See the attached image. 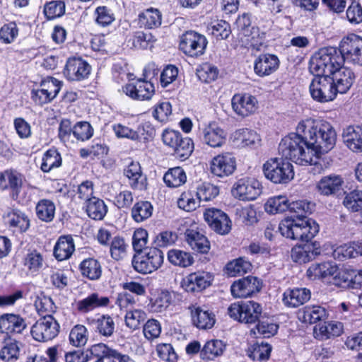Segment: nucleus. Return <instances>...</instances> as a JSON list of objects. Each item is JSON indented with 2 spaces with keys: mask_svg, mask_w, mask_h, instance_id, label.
<instances>
[{
  "mask_svg": "<svg viewBox=\"0 0 362 362\" xmlns=\"http://www.w3.org/2000/svg\"><path fill=\"white\" fill-rule=\"evenodd\" d=\"M147 318L146 313L142 309H134L127 311L124 316L125 325L132 329L139 328L140 325Z\"/></svg>",
  "mask_w": 362,
  "mask_h": 362,
  "instance_id": "obj_52",
  "label": "nucleus"
},
{
  "mask_svg": "<svg viewBox=\"0 0 362 362\" xmlns=\"http://www.w3.org/2000/svg\"><path fill=\"white\" fill-rule=\"evenodd\" d=\"M361 241L353 242L344 244L337 247L333 252V256L335 259L343 260L346 258H353L356 255H361Z\"/></svg>",
  "mask_w": 362,
  "mask_h": 362,
  "instance_id": "obj_46",
  "label": "nucleus"
},
{
  "mask_svg": "<svg viewBox=\"0 0 362 362\" xmlns=\"http://www.w3.org/2000/svg\"><path fill=\"white\" fill-rule=\"evenodd\" d=\"M250 269L251 264L243 258L233 260L228 262L226 267V272L230 276L244 274L249 272Z\"/></svg>",
  "mask_w": 362,
  "mask_h": 362,
  "instance_id": "obj_59",
  "label": "nucleus"
},
{
  "mask_svg": "<svg viewBox=\"0 0 362 362\" xmlns=\"http://www.w3.org/2000/svg\"><path fill=\"white\" fill-rule=\"evenodd\" d=\"M95 332L100 336L110 337L115 330L114 319L109 315H103L93 321Z\"/></svg>",
  "mask_w": 362,
  "mask_h": 362,
  "instance_id": "obj_41",
  "label": "nucleus"
},
{
  "mask_svg": "<svg viewBox=\"0 0 362 362\" xmlns=\"http://www.w3.org/2000/svg\"><path fill=\"white\" fill-rule=\"evenodd\" d=\"M175 154L182 160L188 158L194 151V143L189 137L182 138L174 148Z\"/></svg>",
  "mask_w": 362,
  "mask_h": 362,
  "instance_id": "obj_64",
  "label": "nucleus"
},
{
  "mask_svg": "<svg viewBox=\"0 0 362 362\" xmlns=\"http://www.w3.org/2000/svg\"><path fill=\"white\" fill-rule=\"evenodd\" d=\"M272 346L268 343H256L248 351V356L254 361H264L269 359Z\"/></svg>",
  "mask_w": 362,
  "mask_h": 362,
  "instance_id": "obj_56",
  "label": "nucleus"
},
{
  "mask_svg": "<svg viewBox=\"0 0 362 362\" xmlns=\"http://www.w3.org/2000/svg\"><path fill=\"white\" fill-rule=\"evenodd\" d=\"M124 93L133 100H148L155 93L154 85L146 79H138L123 86Z\"/></svg>",
  "mask_w": 362,
  "mask_h": 362,
  "instance_id": "obj_17",
  "label": "nucleus"
},
{
  "mask_svg": "<svg viewBox=\"0 0 362 362\" xmlns=\"http://www.w3.org/2000/svg\"><path fill=\"white\" fill-rule=\"evenodd\" d=\"M313 243H308L303 245L294 247L291 250L292 259L299 264L306 263L311 260L318 252L315 251Z\"/></svg>",
  "mask_w": 362,
  "mask_h": 362,
  "instance_id": "obj_37",
  "label": "nucleus"
},
{
  "mask_svg": "<svg viewBox=\"0 0 362 362\" xmlns=\"http://www.w3.org/2000/svg\"><path fill=\"white\" fill-rule=\"evenodd\" d=\"M110 303V298L98 293H93L76 303V308L81 313H87L95 308L106 307Z\"/></svg>",
  "mask_w": 362,
  "mask_h": 362,
  "instance_id": "obj_28",
  "label": "nucleus"
},
{
  "mask_svg": "<svg viewBox=\"0 0 362 362\" xmlns=\"http://www.w3.org/2000/svg\"><path fill=\"white\" fill-rule=\"evenodd\" d=\"M336 47H322L315 52L310 61V71L326 73L333 80L337 93H346L355 81L354 71L343 66V57Z\"/></svg>",
  "mask_w": 362,
  "mask_h": 362,
  "instance_id": "obj_2",
  "label": "nucleus"
},
{
  "mask_svg": "<svg viewBox=\"0 0 362 362\" xmlns=\"http://www.w3.org/2000/svg\"><path fill=\"white\" fill-rule=\"evenodd\" d=\"M23 264L30 273H37L43 267L44 259L39 252L33 250L25 255Z\"/></svg>",
  "mask_w": 362,
  "mask_h": 362,
  "instance_id": "obj_58",
  "label": "nucleus"
},
{
  "mask_svg": "<svg viewBox=\"0 0 362 362\" xmlns=\"http://www.w3.org/2000/svg\"><path fill=\"white\" fill-rule=\"evenodd\" d=\"M62 84L55 78L47 77L40 82V88L32 91V98L40 105L49 103L57 97Z\"/></svg>",
  "mask_w": 362,
  "mask_h": 362,
  "instance_id": "obj_13",
  "label": "nucleus"
},
{
  "mask_svg": "<svg viewBox=\"0 0 362 362\" xmlns=\"http://www.w3.org/2000/svg\"><path fill=\"white\" fill-rule=\"evenodd\" d=\"M343 332V324L340 322L332 321L315 327L314 334L316 338L324 340L338 337Z\"/></svg>",
  "mask_w": 362,
  "mask_h": 362,
  "instance_id": "obj_36",
  "label": "nucleus"
},
{
  "mask_svg": "<svg viewBox=\"0 0 362 362\" xmlns=\"http://www.w3.org/2000/svg\"><path fill=\"white\" fill-rule=\"evenodd\" d=\"M43 12L49 20L61 17L65 13V4L62 1H49L44 6Z\"/></svg>",
  "mask_w": 362,
  "mask_h": 362,
  "instance_id": "obj_63",
  "label": "nucleus"
},
{
  "mask_svg": "<svg viewBox=\"0 0 362 362\" xmlns=\"http://www.w3.org/2000/svg\"><path fill=\"white\" fill-rule=\"evenodd\" d=\"M335 49L343 57V62L348 61L362 65V47H336Z\"/></svg>",
  "mask_w": 362,
  "mask_h": 362,
  "instance_id": "obj_55",
  "label": "nucleus"
},
{
  "mask_svg": "<svg viewBox=\"0 0 362 362\" xmlns=\"http://www.w3.org/2000/svg\"><path fill=\"white\" fill-rule=\"evenodd\" d=\"M88 216L94 220H102L107 212V207L103 200L93 197L86 204Z\"/></svg>",
  "mask_w": 362,
  "mask_h": 362,
  "instance_id": "obj_40",
  "label": "nucleus"
},
{
  "mask_svg": "<svg viewBox=\"0 0 362 362\" xmlns=\"http://www.w3.org/2000/svg\"><path fill=\"white\" fill-rule=\"evenodd\" d=\"M261 284L259 279L252 276L235 281L230 286V291L235 298H247L259 291Z\"/></svg>",
  "mask_w": 362,
  "mask_h": 362,
  "instance_id": "obj_20",
  "label": "nucleus"
},
{
  "mask_svg": "<svg viewBox=\"0 0 362 362\" xmlns=\"http://www.w3.org/2000/svg\"><path fill=\"white\" fill-rule=\"evenodd\" d=\"M90 65L80 57L69 58L64 69V75L69 81H80L88 77Z\"/></svg>",
  "mask_w": 362,
  "mask_h": 362,
  "instance_id": "obj_18",
  "label": "nucleus"
},
{
  "mask_svg": "<svg viewBox=\"0 0 362 362\" xmlns=\"http://www.w3.org/2000/svg\"><path fill=\"white\" fill-rule=\"evenodd\" d=\"M289 206L288 198L279 195L269 198L264 204V209L269 214H276L289 210Z\"/></svg>",
  "mask_w": 362,
  "mask_h": 362,
  "instance_id": "obj_45",
  "label": "nucleus"
},
{
  "mask_svg": "<svg viewBox=\"0 0 362 362\" xmlns=\"http://www.w3.org/2000/svg\"><path fill=\"white\" fill-rule=\"evenodd\" d=\"M339 279H341L349 288L353 289L362 288V270H353L350 273L344 271L339 272Z\"/></svg>",
  "mask_w": 362,
  "mask_h": 362,
  "instance_id": "obj_60",
  "label": "nucleus"
},
{
  "mask_svg": "<svg viewBox=\"0 0 362 362\" xmlns=\"http://www.w3.org/2000/svg\"><path fill=\"white\" fill-rule=\"evenodd\" d=\"M59 332V325L51 315L38 320L30 330L33 338L40 342L52 340L58 335Z\"/></svg>",
  "mask_w": 362,
  "mask_h": 362,
  "instance_id": "obj_11",
  "label": "nucleus"
},
{
  "mask_svg": "<svg viewBox=\"0 0 362 362\" xmlns=\"http://www.w3.org/2000/svg\"><path fill=\"white\" fill-rule=\"evenodd\" d=\"M204 217L210 228L220 235H226L231 230V221L221 209H206L204 213Z\"/></svg>",
  "mask_w": 362,
  "mask_h": 362,
  "instance_id": "obj_15",
  "label": "nucleus"
},
{
  "mask_svg": "<svg viewBox=\"0 0 362 362\" xmlns=\"http://www.w3.org/2000/svg\"><path fill=\"white\" fill-rule=\"evenodd\" d=\"M218 75V69L209 63H204L197 69V76L204 83H209L215 81Z\"/></svg>",
  "mask_w": 362,
  "mask_h": 362,
  "instance_id": "obj_62",
  "label": "nucleus"
},
{
  "mask_svg": "<svg viewBox=\"0 0 362 362\" xmlns=\"http://www.w3.org/2000/svg\"><path fill=\"white\" fill-rule=\"evenodd\" d=\"M285 158H272L263 165L264 175L275 184H286L294 177L293 165Z\"/></svg>",
  "mask_w": 362,
  "mask_h": 362,
  "instance_id": "obj_4",
  "label": "nucleus"
},
{
  "mask_svg": "<svg viewBox=\"0 0 362 362\" xmlns=\"http://www.w3.org/2000/svg\"><path fill=\"white\" fill-rule=\"evenodd\" d=\"M6 223L20 232H25L30 227V220L25 213L19 209H11L4 216Z\"/></svg>",
  "mask_w": 362,
  "mask_h": 362,
  "instance_id": "obj_35",
  "label": "nucleus"
},
{
  "mask_svg": "<svg viewBox=\"0 0 362 362\" xmlns=\"http://www.w3.org/2000/svg\"><path fill=\"white\" fill-rule=\"evenodd\" d=\"M168 259L171 264L181 267H187L194 262V258L189 252L177 249L169 250Z\"/></svg>",
  "mask_w": 362,
  "mask_h": 362,
  "instance_id": "obj_48",
  "label": "nucleus"
},
{
  "mask_svg": "<svg viewBox=\"0 0 362 362\" xmlns=\"http://www.w3.org/2000/svg\"><path fill=\"white\" fill-rule=\"evenodd\" d=\"M344 183L339 175H330L323 177L317 183V188L321 194L329 196L338 192Z\"/></svg>",
  "mask_w": 362,
  "mask_h": 362,
  "instance_id": "obj_33",
  "label": "nucleus"
},
{
  "mask_svg": "<svg viewBox=\"0 0 362 362\" xmlns=\"http://www.w3.org/2000/svg\"><path fill=\"white\" fill-rule=\"evenodd\" d=\"M152 213L153 206L147 201L136 202L132 209V216L138 223L142 222L151 217Z\"/></svg>",
  "mask_w": 362,
  "mask_h": 362,
  "instance_id": "obj_50",
  "label": "nucleus"
},
{
  "mask_svg": "<svg viewBox=\"0 0 362 362\" xmlns=\"http://www.w3.org/2000/svg\"><path fill=\"white\" fill-rule=\"evenodd\" d=\"M218 194V187L209 182H203L197 187L196 197L199 202L211 201L216 197Z\"/></svg>",
  "mask_w": 362,
  "mask_h": 362,
  "instance_id": "obj_54",
  "label": "nucleus"
},
{
  "mask_svg": "<svg viewBox=\"0 0 362 362\" xmlns=\"http://www.w3.org/2000/svg\"><path fill=\"white\" fill-rule=\"evenodd\" d=\"M192 322L194 325L203 329H211L215 324V315L200 306L193 305L190 307Z\"/></svg>",
  "mask_w": 362,
  "mask_h": 362,
  "instance_id": "obj_27",
  "label": "nucleus"
},
{
  "mask_svg": "<svg viewBox=\"0 0 362 362\" xmlns=\"http://www.w3.org/2000/svg\"><path fill=\"white\" fill-rule=\"evenodd\" d=\"M163 181L169 187H178L186 182L187 175L182 168L175 167L169 169L165 173L163 176Z\"/></svg>",
  "mask_w": 362,
  "mask_h": 362,
  "instance_id": "obj_42",
  "label": "nucleus"
},
{
  "mask_svg": "<svg viewBox=\"0 0 362 362\" xmlns=\"http://www.w3.org/2000/svg\"><path fill=\"white\" fill-rule=\"evenodd\" d=\"M231 192L234 197L240 200H255L262 192L261 185L255 178H241L234 183Z\"/></svg>",
  "mask_w": 362,
  "mask_h": 362,
  "instance_id": "obj_12",
  "label": "nucleus"
},
{
  "mask_svg": "<svg viewBox=\"0 0 362 362\" xmlns=\"http://www.w3.org/2000/svg\"><path fill=\"white\" fill-rule=\"evenodd\" d=\"M112 131L118 139H127L134 141H147L152 139L155 130L148 122L140 124L136 130L121 123L112 125Z\"/></svg>",
  "mask_w": 362,
  "mask_h": 362,
  "instance_id": "obj_10",
  "label": "nucleus"
},
{
  "mask_svg": "<svg viewBox=\"0 0 362 362\" xmlns=\"http://www.w3.org/2000/svg\"><path fill=\"white\" fill-rule=\"evenodd\" d=\"M128 245L124 238L115 236L110 243V252L111 257L115 260L124 259L127 254Z\"/></svg>",
  "mask_w": 362,
  "mask_h": 362,
  "instance_id": "obj_61",
  "label": "nucleus"
},
{
  "mask_svg": "<svg viewBox=\"0 0 362 362\" xmlns=\"http://www.w3.org/2000/svg\"><path fill=\"white\" fill-rule=\"evenodd\" d=\"M338 267L332 262L312 264L307 270V276L310 280L327 279L330 276L339 278Z\"/></svg>",
  "mask_w": 362,
  "mask_h": 362,
  "instance_id": "obj_21",
  "label": "nucleus"
},
{
  "mask_svg": "<svg viewBox=\"0 0 362 362\" xmlns=\"http://www.w3.org/2000/svg\"><path fill=\"white\" fill-rule=\"evenodd\" d=\"M80 269L82 275L90 280H97L102 274L100 262L93 258L84 259L80 264Z\"/></svg>",
  "mask_w": 362,
  "mask_h": 362,
  "instance_id": "obj_43",
  "label": "nucleus"
},
{
  "mask_svg": "<svg viewBox=\"0 0 362 362\" xmlns=\"http://www.w3.org/2000/svg\"><path fill=\"white\" fill-rule=\"evenodd\" d=\"M185 240L192 250L199 253H207L210 249V243L205 235L193 229L187 230Z\"/></svg>",
  "mask_w": 362,
  "mask_h": 362,
  "instance_id": "obj_32",
  "label": "nucleus"
},
{
  "mask_svg": "<svg viewBox=\"0 0 362 362\" xmlns=\"http://www.w3.org/2000/svg\"><path fill=\"white\" fill-rule=\"evenodd\" d=\"M124 174L129 180V186L136 190H144L147 187L146 177L143 175L138 162H131L124 170Z\"/></svg>",
  "mask_w": 362,
  "mask_h": 362,
  "instance_id": "obj_23",
  "label": "nucleus"
},
{
  "mask_svg": "<svg viewBox=\"0 0 362 362\" xmlns=\"http://www.w3.org/2000/svg\"><path fill=\"white\" fill-rule=\"evenodd\" d=\"M344 206L351 212L362 209V190L354 189L347 193L343 200Z\"/></svg>",
  "mask_w": 362,
  "mask_h": 362,
  "instance_id": "obj_57",
  "label": "nucleus"
},
{
  "mask_svg": "<svg viewBox=\"0 0 362 362\" xmlns=\"http://www.w3.org/2000/svg\"><path fill=\"white\" fill-rule=\"evenodd\" d=\"M279 59L271 54L259 55L254 62V71L259 77L267 76L277 70Z\"/></svg>",
  "mask_w": 362,
  "mask_h": 362,
  "instance_id": "obj_22",
  "label": "nucleus"
},
{
  "mask_svg": "<svg viewBox=\"0 0 362 362\" xmlns=\"http://www.w3.org/2000/svg\"><path fill=\"white\" fill-rule=\"evenodd\" d=\"M327 310L320 305L305 306L298 313V318L305 323L314 324L327 319Z\"/></svg>",
  "mask_w": 362,
  "mask_h": 362,
  "instance_id": "obj_34",
  "label": "nucleus"
},
{
  "mask_svg": "<svg viewBox=\"0 0 362 362\" xmlns=\"http://www.w3.org/2000/svg\"><path fill=\"white\" fill-rule=\"evenodd\" d=\"M172 303V293L168 291H161L154 300L148 304L149 309L153 313L165 311Z\"/></svg>",
  "mask_w": 362,
  "mask_h": 362,
  "instance_id": "obj_49",
  "label": "nucleus"
},
{
  "mask_svg": "<svg viewBox=\"0 0 362 362\" xmlns=\"http://www.w3.org/2000/svg\"><path fill=\"white\" fill-rule=\"evenodd\" d=\"M262 312V305L253 300L235 302L228 308L230 317L245 324L255 323L259 320Z\"/></svg>",
  "mask_w": 362,
  "mask_h": 362,
  "instance_id": "obj_6",
  "label": "nucleus"
},
{
  "mask_svg": "<svg viewBox=\"0 0 362 362\" xmlns=\"http://www.w3.org/2000/svg\"><path fill=\"white\" fill-rule=\"evenodd\" d=\"M344 143L351 151L362 152V126L348 127L343 132Z\"/></svg>",
  "mask_w": 362,
  "mask_h": 362,
  "instance_id": "obj_30",
  "label": "nucleus"
},
{
  "mask_svg": "<svg viewBox=\"0 0 362 362\" xmlns=\"http://www.w3.org/2000/svg\"><path fill=\"white\" fill-rule=\"evenodd\" d=\"M225 349V344L221 340L213 339L205 343L201 350L200 356L204 360H214L222 355Z\"/></svg>",
  "mask_w": 362,
  "mask_h": 362,
  "instance_id": "obj_39",
  "label": "nucleus"
},
{
  "mask_svg": "<svg viewBox=\"0 0 362 362\" xmlns=\"http://www.w3.org/2000/svg\"><path fill=\"white\" fill-rule=\"evenodd\" d=\"M74 250L73 238L71 235H62L55 243L53 254L58 261H63L69 259Z\"/></svg>",
  "mask_w": 362,
  "mask_h": 362,
  "instance_id": "obj_31",
  "label": "nucleus"
},
{
  "mask_svg": "<svg viewBox=\"0 0 362 362\" xmlns=\"http://www.w3.org/2000/svg\"><path fill=\"white\" fill-rule=\"evenodd\" d=\"M213 281V276L207 272L199 271L192 273L183 279L182 287L187 292H200L209 287Z\"/></svg>",
  "mask_w": 362,
  "mask_h": 362,
  "instance_id": "obj_19",
  "label": "nucleus"
},
{
  "mask_svg": "<svg viewBox=\"0 0 362 362\" xmlns=\"http://www.w3.org/2000/svg\"><path fill=\"white\" fill-rule=\"evenodd\" d=\"M310 72L315 75L310 84V93L313 100L320 103L334 100L337 93L330 76L326 73Z\"/></svg>",
  "mask_w": 362,
  "mask_h": 362,
  "instance_id": "obj_5",
  "label": "nucleus"
},
{
  "mask_svg": "<svg viewBox=\"0 0 362 362\" xmlns=\"http://www.w3.org/2000/svg\"><path fill=\"white\" fill-rule=\"evenodd\" d=\"M233 142L241 147H252L259 144V135L253 129L240 128L231 134Z\"/></svg>",
  "mask_w": 362,
  "mask_h": 362,
  "instance_id": "obj_26",
  "label": "nucleus"
},
{
  "mask_svg": "<svg viewBox=\"0 0 362 362\" xmlns=\"http://www.w3.org/2000/svg\"><path fill=\"white\" fill-rule=\"evenodd\" d=\"M163 252L156 247L145 249L134 256L132 265L134 269L141 274H150L158 269L163 263Z\"/></svg>",
  "mask_w": 362,
  "mask_h": 362,
  "instance_id": "obj_7",
  "label": "nucleus"
},
{
  "mask_svg": "<svg viewBox=\"0 0 362 362\" xmlns=\"http://www.w3.org/2000/svg\"><path fill=\"white\" fill-rule=\"evenodd\" d=\"M139 20L142 26L152 29L161 24V13L157 8H149L139 15Z\"/></svg>",
  "mask_w": 362,
  "mask_h": 362,
  "instance_id": "obj_44",
  "label": "nucleus"
},
{
  "mask_svg": "<svg viewBox=\"0 0 362 362\" xmlns=\"http://www.w3.org/2000/svg\"><path fill=\"white\" fill-rule=\"evenodd\" d=\"M233 112L242 118L253 115L258 108L256 97L248 93H236L231 99Z\"/></svg>",
  "mask_w": 362,
  "mask_h": 362,
  "instance_id": "obj_16",
  "label": "nucleus"
},
{
  "mask_svg": "<svg viewBox=\"0 0 362 362\" xmlns=\"http://www.w3.org/2000/svg\"><path fill=\"white\" fill-rule=\"evenodd\" d=\"M278 229L286 238L308 243L318 233L319 226L306 216H292L283 219Z\"/></svg>",
  "mask_w": 362,
  "mask_h": 362,
  "instance_id": "obj_3",
  "label": "nucleus"
},
{
  "mask_svg": "<svg viewBox=\"0 0 362 362\" xmlns=\"http://www.w3.org/2000/svg\"><path fill=\"white\" fill-rule=\"evenodd\" d=\"M20 355V347L18 341L10 340L5 341L0 351V358L5 362L16 361Z\"/></svg>",
  "mask_w": 362,
  "mask_h": 362,
  "instance_id": "obj_51",
  "label": "nucleus"
},
{
  "mask_svg": "<svg viewBox=\"0 0 362 362\" xmlns=\"http://www.w3.org/2000/svg\"><path fill=\"white\" fill-rule=\"evenodd\" d=\"M62 158L59 152L54 148L46 151L42 158L40 169L44 173H49L62 165Z\"/></svg>",
  "mask_w": 362,
  "mask_h": 362,
  "instance_id": "obj_38",
  "label": "nucleus"
},
{
  "mask_svg": "<svg viewBox=\"0 0 362 362\" xmlns=\"http://www.w3.org/2000/svg\"><path fill=\"white\" fill-rule=\"evenodd\" d=\"M89 359L93 362H116L117 350L103 343L92 345L87 351Z\"/></svg>",
  "mask_w": 362,
  "mask_h": 362,
  "instance_id": "obj_25",
  "label": "nucleus"
},
{
  "mask_svg": "<svg viewBox=\"0 0 362 362\" xmlns=\"http://www.w3.org/2000/svg\"><path fill=\"white\" fill-rule=\"evenodd\" d=\"M27 327L25 320L18 315L4 314L0 316V332L20 334Z\"/></svg>",
  "mask_w": 362,
  "mask_h": 362,
  "instance_id": "obj_24",
  "label": "nucleus"
},
{
  "mask_svg": "<svg viewBox=\"0 0 362 362\" xmlns=\"http://www.w3.org/2000/svg\"><path fill=\"white\" fill-rule=\"evenodd\" d=\"M336 141L337 133L329 122L306 118L298 123L295 132L281 139L279 152L282 157L296 164L313 165L322 154L334 147Z\"/></svg>",
  "mask_w": 362,
  "mask_h": 362,
  "instance_id": "obj_1",
  "label": "nucleus"
},
{
  "mask_svg": "<svg viewBox=\"0 0 362 362\" xmlns=\"http://www.w3.org/2000/svg\"><path fill=\"white\" fill-rule=\"evenodd\" d=\"M8 178V189L12 200L21 205H26L31 202L32 196L28 189L24 188L25 177L21 173L10 169Z\"/></svg>",
  "mask_w": 362,
  "mask_h": 362,
  "instance_id": "obj_9",
  "label": "nucleus"
},
{
  "mask_svg": "<svg viewBox=\"0 0 362 362\" xmlns=\"http://www.w3.org/2000/svg\"><path fill=\"white\" fill-rule=\"evenodd\" d=\"M197 137L202 144L217 148L226 144L227 133L216 122H211L199 127Z\"/></svg>",
  "mask_w": 362,
  "mask_h": 362,
  "instance_id": "obj_8",
  "label": "nucleus"
},
{
  "mask_svg": "<svg viewBox=\"0 0 362 362\" xmlns=\"http://www.w3.org/2000/svg\"><path fill=\"white\" fill-rule=\"evenodd\" d=\"M88 330L84 325H76L70 331L69 343L73 346H83L88 341Z\"/></svg>",
  "mask_w": 362,
  "mask_h": 362,
  "instance_id": "obj_53",
  "label": "nucleus"
},
{
  "mask_svg": "<svg viewBox=\"0 0 362 362\" xmlns=\"http://www.w3.org/2000/svg\"><path fill=\"white\" fill-rule=\"evenodd\" d=\"M310 298V291L305 288H295L284 293L283 302L290 308L298 307Z\"/></svg>",
  "mask_w": 362,
  "mask_h": 362,
  "instance_id": "obj_29",
  "label": "nucleus"
},
{
  "mask_svg": "<svg viewBox=\"0 0 362 362\" xmlns=\"http://www.w3.org/2000/svg\"><path fill=\"white\" fill-rule=\"evenodd\" d=\"M209 165L212 175L225 177L232 175L236 169V158L232 153L223 152L212 158Z\"/></svg>",
  "mask_w": 362,
  "mask_h": 362,
  "instance_id": "obj_14",
  "label": "nucleus"
},
{
  "mask_svg": "<svg viewBox=\"0 0 362 362\" xmlns=\"http://www.w3.org/2000/svg\"><path fill=\"white\" fill-rule=\"evenodd\" d=\"M37 218L45 222H50L55 214V204L49 199L40 200L35 207Z\"/></svg>",
  "mask_w": 362,
  "mask_h": 362,
  "instance_id": "obj_47",
  "label": "nucleus"
}]
</instances>
